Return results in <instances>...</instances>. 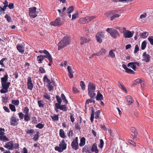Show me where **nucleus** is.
<instances>
[{
	"instance_id": "30",
	"label": "nucleus",
	"mask_w": 153,
	"mask_h": 153,
	"mask_svg": "<svg viewBox=\"0 0 153 153\" xmlns=\"http://www.w3.org/2000/svg\"><path fill=\"white\" fill-rule=\"evenodd\" d=\"M94 109L93 108H91V114L90 120L91 123H93L94 118Z\"/></svg>"
},
{
	"instance_id": "57",
	"label": "nucleus",
	"mask_w": 153,
	"mask_h": 153,
	"mask_svg": "<svg viewBox=\"0 0 153 153\" xmlns=\"http://www.w3.org/2000/svg\"><path fill=\"white\" fill-rule=\"evenodd\" d=\"M100 144L99 145V147L101 148H102L104 144V142L103 140L102 139H101L100 140Z\"/></svg>"
},
{
	"instance_id": "26",
	"label": "nucleus",
	"mask_w": 153,
	"mask_h": 153,
	"mask_svg": "<svg viewBox=\"0 0 153 153\" xmlns=\"http://www.w3.org/2000/svg\"><path fill=\"white\" fill-rule=\"evenodd\" d=\"M128 67L130 66L134 71L136 70V66L134 62H130L128 63L127 65Z\"/></svg>"
},
{
	"instance_id": "35",
	"label": "nucleus",
	"mask_w": 153,
	"mask_h": 153,
	"mask_svg": "<svg viewBox=\"0 0 153 153\" xmlns=\"http://www.w3.org/2000/svg\"><path fill=\"white\" fill-rule=\"evenodd\" d=\"M39 52L40 53H44L46 55L45 56H50L51 55L50 54V53H49V52L47 51V50H45L43 51H39Z\"/></svg>"
},
{
	"instance_id": "22",
	"label": "nucleus",
	"mask_w": 153,
	"mask_h": 153,
	"mask_svg": "<svg viewBox=\"0 0 153 153\" xmlns=\"http://www.w3.org/2000/svg\"><path fill=\"white\" fill-rule=\"evenodd\" d=\"M91 150L92 152H95V153H99V151L97 149V145L95 143L92 145Z\"/></svg>"
},
{
	"instance_id": "43",
	"label": "nucleus",
	"mask_w": 153,
	"mask_h": 153,
	"mask_svg": "<svg viewBox=\"0 0 153 153\" xmlns=\"http://www.w3.org/2000/svg\"><path fill=\"white\" fill-rule=\"evenodd\" d=\"M39 132H37L36 133V134H35L33 138V139L34 140L36 141L38 140L39 137Z\"/></svg>"
},
{
	"instance_id": "40",
	"label": "nucleus",
	"mask_w": 153,
	"mask_h": 153,
	"mask_svg": "<svg viewBox=\"0 0 153 153\" xmlns=\"http://www.w3.org/2000/svg\"><path fill=\"white\" fill-rule=\"evenodd\" d=\"M74 10V8L73 6H71L68 8L67 9V13L70 14Z\"/></svg>"
},
{
	"instance_id": "27",
	"label": "nucleus",
	"mask_w": 153,
	"mask_h": 153,
	"mask_svg": "<svg viewBox=\"0 0 153 153\" xmlns=\"http://www.w3.org/2000/svg\"><path fill=\"white\" fill-rule=\"evenodd\" d=\"M43 82H46L48 84V85L51 84V83L50 80L48 78V76L47 75H45L43 77Z\"/></svg>"
},
{
	"instance_id": "25",
	"label": "nucleus",
	"mask_w": 153,
	"mask_h": 153,
	"mask_svg": "<svg viewBox=\"0 0 153 153\" xmlns=\"http://www.w3.org/2000/svg\"><path fill=\"white\" fill-rule=\"evenodd\" d=\"M89 41V39H87L84 37H81L80 44L81 45L87 42H88Z\"/></svg>"
},
{
	"instance_id": "42",
	"label": "nucleus",
	"mask_w": 153,
	"mask_h": 153,
	"mask_svg": "<svg viewBox=\"0 0 153 153\" xmlns=\"http://www.w3.org/2000/svg\"><path fill=\"white\" fill-rule=\"evenodd\" d=\"M38 104L39 107L43 108L44 107V105L43 103V101L41 100H38Z\"/></svg>"
},
{
	"instance_id": "63",
	"label": "nucleus",
	"mask_w": 153,
	"mask_h": 153,
	"mask_svg": "<svg viewBox=\"0 0 153 153\" xmlns=\"http://www.w3.org/2000/svg\"><path fill=\"white\" fill-rule=\"evenodd\" d=\"M73 93L74 94H76L79 92V90L75 87H73Z\"/></svg>"
},
{
	"instance_id": "33",
	"label": "nucleus",
	"mask_w": 153,
	"mask_h": 153,
	"mask_svg": "<svg viewBox=\"0 0 153 153\" xmlns=\"http://www.w3.org/2000/svg\"><path fill=\"white\" fill-rule=\"evenodd\" d=\"M24 120L26 121H28L30 120V116L29 114H25L24 116Z\"/></svg>"
},
{
	"instance_id": "31",
	"label": "nucleus",
	"mask_w": 153,
	"mask_h": 153,
	"mask_svg": "<svg viewBox=\"0 0 153 153\" xmlns=\"http://www.w3.org/2000/svg\"><path fill=\"white\" fill-rule=\"evenodd\" d=\"M61 97L63 102H65V103L66 104H68V100L66 99L65 95L63 94H61Z\"/></svg>"
},
{
	"instance_id": "19",
	"label": "nucleus",
	"mask_w": 153,
	"mask_h": 153,
	"mask_svg": "<svg viewBox=\"0 0 153 153\" xmlns=\"http://www.w3.org/2000/svg\"><path fill=\"white\" fill-rule=\"evenodd\" d=\"M47 56H45L43 55H40L38 56H37V59L39 63H41L42 62V61L44 60V59L45 58H46L48 59Z\"/></svg>"
},
{
	"instance_id": "15",
	"label": "nucleus",
	"mask_w": 153,
	"mask_h": 153,
	"mask_svg": "<svg viewBox=\"0 0 153 153\" xmlns=\"http://www.w3.org/2000/svg\"><path fill=\"white\" fill-rule=\"evenodd\" d=\"M55 105H56V108L64 111H66L67 110L68 108L65 105L57 104V103H56Z\"/></svg>"
},
{
	"instance_id": "55",
	"label": "nucleus",
	"mask_w": 153,
	"mask_h": 153,
	"mask_svg": "<svg viewBox=\"0 0 153 153\" xmlns=\"http://www.w3.org/2000/svg\"><path fill=\"white\" fill-rule=\"evenodd\" d=\"M29 109L27 107H25L24 108L23 112L25 114H29Z\"/></svg>"
},
{
	"instance_id": "9",
	"label": "nucleus",
	"mask_w": 153,
	"mask_h": 153,
	"mask_svg": "<svg viewBox=\"0 0 153 153\" xmlns=\"http://www.w3.org/2000/svg\"><path fill=\"white\" fill-rule=\"evenodd\" d=\"M71 146L73 149L76 150L79 148V144L78 142V138L76 137L73 139L71 143Z\"/></svg>"
},
{
	"instance_id": "12",
	"label": "nucleus",
	"mask_w": 153,
	"mask_h": 153,
	"mask_svg": "<svg viewBox=\"0 0 153 153\" xmlns=\"http://www.w3.org/2000/svg\"><path fill=\"white\" fill-rule=\"evenodd\" d=\"M4 147L9 150H13V144L12 141L8 142L4 146Z\"/></svg>"
},
{
	"instance_id": "34",
	"label": "nucleus",
	"mask_w": 153,
	"mask_h": 153,
	"mask_svg": "<svg viewBox=\"0 0 153 153\" xmlns=\"http://www.w3.org/2000/svg\"><path fill=\"white\" fill-rule=\"evenodd\" d=\"M96 99L97 100H103V96L101 94H98V93L96 97Z\"/></svg>"
},
{
	"instance_id": "6",
	"label": "nucleus",
	"mask_w": 153,
	"mask_h": 153,
	"mask_svg": "<svg viewBox=\"0 0 153 153\" xmlns=\"http://www.w3.org/2000/svg\"><path fill=\"white\" fill-rule=\"evenodd\" d=\"M36 8L35 7L29 9V13L30 16L34 18L37 16V12H36Z\"/></svg>"
},
{
	"instance_id": "11",
	"label": "nucleus",
	"mask_w": 153,
	"mask_h": 153,
	"mask_svg": "<svg viewBox=\"0 0 153 153\" xmlns=\"http://www.w3.org/2000/svg\"><path fill=\"white\" fill-rule=\"evenodd\" d=\"M27 88L28 89L30 90H32L33 87V85L32 83L31 78L30 77H28L27 78Z\"/></svg>"
},
{
	"instance_id": "1",
	"label": "nucleus",
	"mask_w": 153,
	"mask_h": 153,
	"mask_svg": "<svg viewBox=\"0 0 153 153\" xmlns=\"http://www.w3.org/2000/svg\"><path fill=\"white\" fill-rule=\"evenodd\" d=\"M96 89V86L93 83L90 82L88 84V95L92 99H94L96 95L94 91Z\"/></svg>"
},
{
	"instance_id": "16",
	"label": "nucleus",
	"mask_w": 153,
	"mask_h": 153,
	"mask_svg": "<svg viewBox=\"0 0 153 153\" xmlns=\"http://www.w3.org/2000/svg\"><path fill=\"white\" fill-rule=\"evenodd\" d=\"M110 35L114 39L120 36V34L118 31L115 29L111 31Z\"/></svg>"
},
{
	"instance_id": "44",
	"label": "nucleus",
	"mask_w": 153,
	"mask_h": 153,
	"mask_svg": "<svg viewBox=\"0 0 153 153\" xmlns=\"http://www.w3.org/2000/svg\"><path fill=\"white\" fill-rule=\"evenodd\" d=\"M9 106L10 109L12 111L14 112L16 111V108L14 105L12 104H10L9 105Z\"/></svg>"
},
{
	"instance_id": "38",
	"label": "nucleus",
	"mask_w": 153,
	"mask_h": 153,
	"mask_svg": "<svg viewBox=\"0 0 153 153\" xmlns=\"http://www.w3.org/2000/svg\"><path fill=\"white\" fill-rule=\"evenodd\" d=\"M0 140H3L5 141L9 140L8 138L6 137V135H2L0 136Z\"/></svg>"
},
{
	"instance_id": "49",
	"label": "nucleus",
	"mask_w": 153,
	"mask_h": 153,
	"mask_svg": "<svg viewBox=\"0 0 153 153\" xmlns=\"http://www.w3.org/2000/svg\"><path fill=\"white\" fill-rule=\"evenodd\" d=\"M80 86L81 87L82 90H84L85 88V86L84 82L81 81L80 83Z\"/></svg>"
},
{
	"instance_id": "45",
	"label": "nucleus",
	"mask_w": 153,
	"mask_h": 153,
	"mask_svg": "<svg viewBox=\"0 0 153 153\" xmlns=\"http://www.w3.org/2000/svg\"><path fill=\"white\" fill-rule=\"evenodd\" d=\"M91 99H88L86 100L85 102L86 105L87 104H88L89 103L93 102L94 103H95V101L93 100V99L91 98Z\"/></svg>"
},
{
	"instance_id": "61",
	"label": "nucleus",
	"mask_w": 153,
	"mask_h": 153,
	"mask_svg": "<svg viewBox=\"0 0 153 153\" xmlns=\"http://www.w3.org/2000/svg\"><path fill=\"white\" fill-rule=\"evenodd\" d=\"M39 71L40 73L42 74L45 73L46 72L45 69L42 67H40L39 68Z\"/></svg>"
},
{
	"instance_id": "28",
	"label": "nucleus",
	"mask_w": 153,
	"mask_h": 153,
	"mask_svg": "<svg viewBox=\"0 0 153 153\" xmlns=\"http://www.w3.org/2000/svg\"><path fill=\"white\" fill-rule=\"evenodd\" d=\"M51 117L53 121H58L59 120V115L53 114H52Z\"/></svg>"
},
{
	"instance_id": "64",
	"label": "nucleus",
	"mask_w": 153,
	"mask_h": 153,
	"mask_svg": "<svg viewBox=\"0 0 153 153\" xmlns=\"http://www.w3.org/2000/svg\"><path fill=\"white\" fill-rule=\"evenodd\" d=\"M18 115H19V118H20V120H22L23 119L24 115L23 114V113L22 112H20L18 114Z\"/></svg>"
},
{
	"instance_id": "39",
	"label": "nucleus",
	"mask_w": 153,
	"mask_h": 153,
	"mask_svg": "<svg viewBox=\"0 0 153 153\" xmlns=\"http://www.w3.org/2000/svg\"><path fill=\"white\" fill-rule=\"evenodd\" d=\"M43 97L48 100H51V97L50 95L47 93H46L43 95Z\"/></svg>"
},
{
	"instance_id": "47",
	"label": "nucleus",
	"mask_w": 153,
	"mask_h": 153,
	"mask_svg": "<svg viewBox=\"0 0 153 153\" xmlns=\"http://www.w3.org/2000/svg\"><path fill=\"white\" fill-rule=\"evenodd\" d=\"M11 103L13 104H14L16 106L18 105L19 103V100H12Z\"/></svg>"
},
{
	"instance_id": "4",
	"label": "nucleus",
	"mask_w": 153,
	"mask_h": 153,
	"mask_svg": "<svg viewBox=\"0 0 153 153\" xmlns=\"http://www.w3.org/2000/svg\"><path fill=\"white\" fill-rule=\"evenodd\" d=\"M105 15L106 17H110V20H113L116 18L119 17L121 15L120 14H117L114 11H109L105 14Z\"/></svg>"
},
{
	"instance_id": "62",
	"label": "nucleus",
	"mask_w": 153,
	"mask_h": 153,
	"mask_svg": "<svg viewBox=\"0 0 153 153\" xmlns=\"http://www.w3.org/2000/svg\"><path fill=\"white\" fill-rule=\"evenodd\" d=\"M5 130L4 128H0V135L1 136L5 134Z\"/></svg>"
},
{
	"instance_id": "53",
	"label": "nucleus",
	"mask_w": 153,
	"mask_h": 153,
	"mask_svg": "<svg viewBox=\"0 0 153 153\" xmlns=\"http://www.w3.org/2000/svg\"><path fill=\"white\" fill-rule=\"evenodd\" d=\"M148 39L149 41L150 44L152 45H153V36H149Z\"/></svg>"
},
{
	"instance_id": "7",
	"label": "nucleus",
	"mask_w": 153,
	"mask_h": 153,
	"mask_svg": "<svg viewBox=\"0 0 153 153\" xmlns=\"http://www.w3.org/2000/svg\"><path fill=\"white\" fill-rule=\"evenodd\" d=\"M123 32L124 37L125 38H131L133 36V33H131L130 30H126V28L123 27Z\"/></svg>"
},
{
	"instance_id": "29",
	"label": "nucleus",
	"mask_w": 153,
	"mask_h": 153,
	"mask_svg": "<svg viewBox=\"0 0 153 153\" xmlns=\"http://www.w3.org/2000/svg\"><path fill=\"white\" fill-rule=\"evenodd\" d=\"M96 17L95 16H87L85 17V19H86V21L88 23L91 21L93 19L96 18Z\"/></svg>"
},
{
	"instance_id": "5",
	"label": "nucleus",
	"mask_w": 153,
	"mask_h": 153,
	"mask_svg": "<svg viewBox=\"0 0 153 153\" xmlns=\"http://www.w3.org/2000/svg\"><path fill=\"white\" fill-rule=\"evenodd\" d=\"M2 89L0 90L1 93H5L8 91V89L9 88L10 83V82H7L1 83Z\"/></svg>"
},
{
	"instance_id": "21",
	"label": "nucleus",
	"mask_w": 153,
	"mask_h": 153,
	"mask_svg": "<svg viewBox=\"0 0 153 153\" xmlns=\"http://www.w3.org/2000/svg\"><path fill=\"white\" fill-rule=\"evenodd\" d=\"M130 130L133 133L132 135L133 138H136L137 134V132L135 128L133 127H131L130 128Z\"/></svg>"
},
{
	"instance_id": "3",
	"label": "nucleus",
	"mask_w": 153,
	"mask_h": 153,
	"mask_svg": "<svg viewBox=\"0 0 153 153\" xmlns=\"http://www.w3.org/2000/svg\"><path fill=\"white\" fill-rule=\"evenodd\" d=\"M59 146H56L55 147V150L61 152L66 149L67 144L65 143L64 140H62L59 145Z\"/></svg>"
},
{
	"instance_id": "8",
	"label": "nucleus",
	"mask_w": 153,
	"mask_h": 153,
	"mask_svg": "<svg viewBox=\"0 0 153 153\" xmlns=\"http://www.w3.org/2000/svg\"><path fill=\"white\" fill-rule=\"evenodd\" d=\"M63 24V22L60 18L56 19L55 21L51 22L50 24L51 25L55 26H59Z\"/></svg>"
},
{
	"instance_id": "41",
	"label": "nucleus",
	"mask_w": 153,
	"mask_h": 153,
	"mask_svg": "<svg viewBox=\"0 0 153 153\" xmlns=\"http://www.w3.org/2000/svg\"><path fill=\"white\" fill-rule=\"evenodd\" d=\"M48 57V59L49 62L48 64V65L49 66H50L53 63V60L52 59V57L51 56V55L49 56H47Z\"/></svg>"
},
{
	"instance_id": "51",
	"label": "nucleus",
	"mask_w": 153,
	"mask_h": 153,
	"mask_svg": "<svg viewBox=\"0 0 153 153\" xmlns=\"http://www.w3.org/2000/svg\"><path fill=\"white\" fill-rule=\"evenodd\" d=\"M125 71L128 74H135V72L133 71L128 68L127 69V70Z\"/></svg>"
},
{
	"instance_id": "24",
	"label": "nucleus",
	"mask_w": 153,
	"mask_h": 153,
	"mask_svg": "<svg viewBox=\"0 0 153 153\" xmlns=\"http://www.w3.org/2000/svg\"><path fill=\"white\" fill-rule=\"evenodd\" d=\"M85 143V139L84 137H82L80 140V143H79V146L80 147L83 146Z\"/></svg>"
},
{
	"instance_id": "17",
	"label": "nucleus",
	"mask_w": 153,
	"mask_h": 153,
	"mask_svg": "<svg viewBox=\"0 0 153 153\" xmlns=\"http://www.w3.org/2000/svg\"><path fill=\"white\" fill-rule=\"evenodd\" d=\"M67 69L68 71V76L70 78H72L74 77L73 73L74 72L73 70L72 69V67L70 66H68Z\"/></svg>"
},
{
	"instance_id": "60",
	"label": "nucleus",
	"mask_w": 153,
	"mask_h": 153,
	"mask_svg": "<svg viewBox=\"0 0 153 153\" xmlns=\"http://www.w3.org/2000/svg\"><path fill=\"white\" fill-rule=\"evenodd\" d=\"M109 55L111 58H114L115 57L114 53H113V50H111L109 52Z\"/></svg>"
},
{
	"instance_id": "32",
	"label": "nucleus",
	"mask_w": 153,
	"mask_h": 153,
	"mask_svg": "<svg viewBox=\"0 0 153 153\" xmlns=\"http://www.w3.org/2000/svg\"><path fill=\"white\" fill-rule=\"evenodd\" d=\"M86 19L85 17L80 18L79 19V23L82 24H86L87 23Z\"/></svg>"
},
{
	"instance_id": "50",
	"label": "nucleus",
	"mask_w": 153,
	"mask_h": 153,
	"mask_svg": "<svg viewBox=\"0 0 153 153\" xmlns=\"http://www.w3.org/2000/svg\"><path fill=\"white\" fill-rule=\"evenodd\" d=\"M101 112L100 110H99L95 113V118L96 119H97L99 117L100 114Z\"/></svg>"
},
{
	"instance_id": "54",
	"label": "nucleus",
	"mask_w": 153,
	"mask_h": 153,
	"mask_svg": "<svg viewBox=\"0 0 153 153\" xmlns=\"http://www.w3.org/2000/svg\"><path fill=\"white\" fill-rule=\"evenodd\" d=\"M5 18L7 20L8 22H11L12 19L11 17L9 16L7 14H6L4 16Z\"/></svg>"
},
{
	"instance_id": "48",
	"label": "nucleus",
	"mask_w": 153,
	"mask_h": 153,
	"mask_svg": "<svg viewBox=\"0 0 153 153\" xmlns=\"http://www.w3.org/2000/svg\"><path fill=\"white\" fill-rule=\"evenodd\" d=\"M56 98L58 102L57 104H61L62 101L59 95H56Z\"/></svg>"
},
{
	"instance_id": "23",
	"label": "nucleus",
	"mask_w": 153,
	"mask_h": 153,
	"mask_svg": "<svg viewBox=\"0 0 153 153\" xmlns=\"http://www.w3.org/2000/svg\"><path fill=\"white\" fill-rule=\"evenodd\" d=\"M8 75L6 74L4 75L3 77L1 78V83L7 82L8 81Z\"/></svg>"
},
{
	"instance_id": "13",
	"label": "nucleus",
	"mask_w": 153,
	"mask_h": 153,
	"mask_svg": "<svg viewBox=\"0 0 153 153\" xmlns=\"http://www.w3.org/2000/svg\"><path fill=\"white\" fill-rule=\"evenodd\" d=\"M19 120L16 119L14 116H12L10 119V125L12 126H16L18 124Z\"/></svg>"
},
{
	"instance_id": "18",
	"label": "nucleus",
	"mask_w": 153,
	"mask_h": 153,
	"mask_svg": "<svg viewBox=\"0 0 153 153\" xmlns=\"http://www.w3.org/2000/svg\"><path fill=\"white\" fill-rule=\"evenodd\" d=\"M16 48L19 52L22 54L24 53L25 47L22 44H20L16 46Z\"/></svg>"
},
{
	"instance_id": "36",
	"label": "nucleus",
	"mask_w": 153,
	"mask_h": 153,
	"mask_svg": "<svg viewBox=\"0 0 153 153\" xmlns=\"http://www.w3.org/2000/svg\"><path fill=\"white\" fill-rule=\"evenodd\" d=\"M147 43L146 40L144 41L142 43L141 48L142 50H144L146 46Z\"/></svg>"
},
{
	"instance_id": "58",
	"label": "nucleus",
	"mask_w": 153,
	"mask_h": 153,
	"mask_svg": "<svg viewBox=\"0 0 153 153\" xmlns=\"http://www.w3.org/2000/svg\"><path fill=\"white\" fill-rule=\"evenodd\" d=\"M135 82L136 83H143V86H144V82L143 81H142V80L138 79L136 80Z\"/></svg>"
},
{
	"instance_id": "46",
	"label": "nucleus",
	"mask_w": 153,
	"mask_h": 153,
	"mask_svg": "<svg viewBox=\"0 0 153 153\" xmlns=\"http://www.w3.org/2000/svg\"><path fill=\"white\" fill-rule=\"evenodd\" d=\"M44 124H43L41 123H39L36 125V127L37 128L39 129H42L44 127Z\"/></svg>"
},
{
	"instance_id": "37",
	"label": "nucleus",
	"mask_w": 153,
	"mask_h": 153,
	"mask_svg": "<svg viewBox=\"0 0 153 153\" xmlns=\"http://www.w3.org/2000/svg\"><path fill=\"white\" fill-rule=\"evenodd\" d=\"M59 135L61 137L63 138H64L65 137L64 132L62 129H60L59 130Z\"/></svg>"
},
{
	"instance_id": "20",
	"label": "nucleus",
	"mask_w": 153,
	"mask_h": 153,
	"mask_svg": "<svg viewBox=\"0 0 153 153\" xmlns=\"http://www.w3.org/2000/svg\"><path fill=\"white\" fill-rule=\"evenodd\" d=\"M126 99L128 105H130L134 102V100L130 96L128 95L126 96Z\"/></svg>"
},
{
	"instance_id": "59",
	"label": "nucleus",
	"mask_w": 153,
	"mask_h": 153,
	"mask_svg": "<svg viewBox=\"0 0 153 153\" xmlns=\"http://www.w3.org/2000/svg\"><path fill=\"white\" fill-rule=\"evenodd\" d=\"M47 86L49 91H51L53 89V87L51 84L47 85Z\"/></svg>"
},
{
	"instance_id": "10",
	"label": "nucleus",
	"mask_w": 153,
	"mask_h": 153,
	"mask_svg": "<svg viewBox=\"0 0 153 153\" xmlns=\"http://www.w3.org/2000/svg\"><path fill=\"white\" fill-rule=\"evenodd\" d=\"M104 37V34L103 32H100L98 33L96 36V38L97 42L101 43L102 42V38Z\"/></svg>"
},
{
	"instance_id": "14",
	"label": "nucleus",
	"mask_w": 153,
	"mask_h": 153,
	"mask_svg": "<svg viewBox=\"0 0 153 153\" xmlns=\"http://www.w3.org/2000/svg\"><path fill=\"white\" fill-rule=\"evenodd\" d=\"M143 61H144L146 62H148L150 60L151 56L147 54L146 52H145L143 53Z\"/></svg>"
},
{
	"instance_id": "2",
	"label": "nucleus",
	"mask_w": 153,
	"mask_h": 153,
	"mask_svg": "<svg viewBox=\"0 0 153 153\" xmlns=\"http://www.w3.org/2000/svg\"><path fill=\"white\" fill-rule=\"evenodd\" d=\"M70 42V38L68 37H64L58 44V50H60L63 47L69 45Z\"/></svg>"
},
{
	"instance_id": "52",
	"label": "nucleus",
	"mask_w": 153,
	"mask_h": 153,
	"mask_svg": "<svg viewBox=\"0 0 153 153\" xmlns=\"http://www.w3.org/2000/svg\"><path fill=\"white\" fill-rule=\"evenodd\" d=\"M148 35V32H146L141 33V36L142 38H146L147 37Z\"/></svg>"
},
{
	"instance_id": "56",
	"label": "nucleus",
	"mask_w": 153,
	"mask_h": 153,
	"mask_svg": "<svg viewBox=\"0 0 153 153\" xmlns=\"http://www.w3.org/2000/svg\"><path fill=\"white\" fill-rule=\"evenodd\" d=\"M78 13L77 12H76V13L73 14L72 16V20H73L75 19L76 18L78 17Z\"/></svg>"
}]
</instances>
